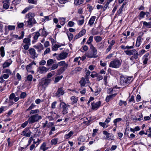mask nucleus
<instances>
[{
	"label": "nucleus",
	"instance_id": "obj_1",
	"mask_svg": "<svg viewBox=\"0 0 151 151\" xmlns=\"http://www.w3.org/2000/svg\"><path fill=\"white\" fill-rule=\"evenodd\" d=\"M35 16V14L34 13L29 12L27 14L25 17L27 20L24 21L25 25L27 26H30L32 27L34 24H36L37 22L34 18Z\"/></svg>",
	"mask_w": 151,
	"mask_h": 151
},
{
	"label": "nucleus",
	"instance_id": "obj_2",
	"mask_svg": "<svg viewBox=\"0 0 151 151\" xmlns=\"http://www.w3.org/2000/svg\"><path fill=\"white\" fill-rule=\"evenodd\" d=\"M90 51L86 52L85 55L86 57L89 58H96L98 57L97 51L96 49L93 46L91 45L90 47Z\"/></svg>",
	"mask_w": 151,
	"mask_h": 151
},
{
	"label": "nucleus",
	"instance_id": "obj_3",
	"mask_svg": "<svg viewBox=\"0 0 151 151\" xmlns=\"http://www.w3.org/2000/svg\"><path fill=\"white\" fill-rule=\"evenodd\" d=\"M122 61L118 59H114L111 61L109 64L110 67L115 68H119L121 66Z\"/></svg>",
	"mask_w": 151,
	"mask_h": 151
},
{
	"label": "nucleus",
	"instance_id": "obj_4",
	"mask_svg": "<svg viewBox=\"0 0 151 151\" xmlns=\"http://www.w3.org/2000/svg\"><path fill=\"white\" fill-rule=\"evenodd\" d=\"M42 118L41 116L39 115L38 114H36L29 117L28 119V121L29 124H32L38 122Z\"/></svg>",
	"mask_w": 151,
	"mask_h": 151
},
{
	"label": "nucleus",
	"instance_id": "obj_5",
	"mask_svg": "<svg viewBox=\"0 0 151 151\" xmlns=\"http://www.w3.org/2000/svg\"><path fill=\"white\" fill-rule=\"evenodd\" d=\"M30 39L29 38H25L23 39L22 46L25 50H27L31 45Z\"/></svg>",
	"mask_w": 151,
	"mask_h": 151
},
{
	"label": "nucleus",
	"instance_id": "obj_6",
	"mask_svg": "<svg viewBox=\"0 0 151 151\" xmlns=\"http://www.w3.org/2000/svg\"><path fill=\"white\" fill-rule=\"evenodd\" d=\"M132 78V77H122L120 78V81L122 84H128L131 82Z\"/></svg>",
	"mask_w": 151,
	"mask_h": 151
},
{
	"label": "nucleus",
	"instance_id": "obj_7",
	"mask_svg": "<svg viewBox=\"0 0 151 151\" xmlns=\"http://www.w3.org/2000/svg\"><path fill=\"white\" fill-rule=\"evenodd\" d=\"M103 134L105 135L104 139L111 140H113L114 135L112 134L108 133L106 131H103Z\"/></svg>",
	"mask_w": 151,
	"mask_h": 151
},
{
	"label": "nucleus",
	"instance_id": "obj_8",
	"mask_svg": "<svg viewBox=\"0 0 151 151\" xmlns=\"http://www.w3.org/2000/svg\"><path fill=\"white\" fill-rule=\"evenodd\" d=\"M128 116L126 115L125 116V117H122V118H119L115 119L113 121L114 125L116 127H117V123L118 122H120L121 121L124 122L125 121H128Z\"/></svg>",
	"mask_w": 151,
	"mask_h": 151
},
{
	"label": "nucleus",
	"instance_id": "obj_9",
	"mask_svg": "<svg viewBox=\"0 0 151 151\" xmlns=\"http://www.w3.org/2000/svg\"><path fill=\"white\" fill-rule=\"evenodd\" d=\"M126 55L130 56L131 55H135L138 54V52L134 49L132 50H126L124 51Z\"/></svg>",
	"mask_w": 151,
	"mask_h": 151
},
{
	"label": "nucleus",
	"instance_id": "obj_10",
	"mask_svg": "<svg viewBox=\"0 0 151 151\" xmlns=\"http://www.w3.org/2000/svg\"><path fill=\"white\" fill-rule=\"evenodd\" d=\"M28 51L32 59H35L37 57L38 55L36 53L35 50L34 48H30L29 50Z\"/></svg>",
	"mask_w": 151,
	"mask_h": 151
},
{
	"label": "nucleus",
	"instance_id": "obj_11",
	"mask_svg": "<svg viewBox=\"0 0 151 151\" xmlns=\"http://www.w3.org/2000/svg\"><path fill=\"white\" fill-rule=\"evenodd\" d=\"M101 104V102L100 101L92 103H91L92 108L94 110H97L100 106Z\"/></svg>",
	"mask_w": 151,
	"mask_h": 151
},
{
	"label": "nucleus",
	"instance_id": "obj_12",
	"mask_svg": "<svg viewBox=\"0 0 151 151\" xmlns=\"http://www.w3.org/2000/svg\"><path fill=\"white\" fill-rule=\"evenodd\" d=\"M38 32L40 33V35L44 38H45L48 34V32L44 27L42 29H40Z\"/></svg>",
	"mask_w": 151,
	"mask_h": 151
},
{
	"label": "nucleus",
	"instance_id": "obj_13",
	"mask_svg": "<svg viewBox=\"0 0 151 151\" xmlns=\"http://www.w3.org/2000/svg\"><path fill=\"white\" fill-rule=\"evenodd\" d=\"M31 132L29 130V129L26 128L24 129V130L22 132L21 135L25 136L26 137H29L30 136Z\"/></svg>",
	"mask_w": 151,
	"mask_h": 151
},
{
	"label": "nucleus",
	"instance_id": "obj_14",
	"mask_svg": "<svg viewBox=\"0 0 151 151\" xmlns=\"http://www.w3.org/2000/svg\"><path fill=\"white\" fill-rule=\"evenodd\" d=\"M38 89L42 88H45L47 86L44 79H42L41 81L39 82V83L37 85Z\"/></svg>",
	"mask_w": 151,
	"mask_h": 151
},
{
	"label": "nucleus",
	"instance_id": "obj_15",
	"mask_svg": "<svg viewBox=\"0 0 151 151\" xmlns=\"http://www.w3.org/2000/svg\"><path fill=\"white\" fill-rule=\"evenodd\" d=\"M89 83V79L88 78H82L80 81V83L81 86H84L86 83Z\"/></svg>",
	"mask_w": 151,
	"mask_h": 151
},
{
	"label": "nucleus",
	"instance_id": "obj_16",
	"mask_svg": "<svg viewBox=\"0 0 151 151\" xmlns=\"http://www.w3.org/2000/svg\"><path fill=\"white\" fill-rule=\"evenodd\" d=\"M33 34L34 35L33 37L34 40L32 41V44H34L36 42L39 37L40 36V33L38 31L34 33H33Z\"/></svg>",
	"mask_w": 151,
	"mask_h": 151
},
{
	"label": "nucleus",
	"instance_id": "obj_17",
	"mask_svg": "<svg viewBox=\"0 0 151 151\" xmlns=\"http://www.w3.org/2000/svg\"><path fill=\"white\" fill-rule=\"evenodd\" d=\"M68 53L66 52H62L58 55V58H57V60H60L65 59L67 57Z\"/></svg>",
	"mask_w": 151,
	"mask_h": 151
},
{
	"label": "nucleus",
	"instance_id": "obj_18",
	"mask_svg": "<svg viewBox=\"0 0 151 151\" xmlns=\"http://www.w3.org/2000/svg\"><path fill=\"white\" fill-rule=\"evenodd\" d=\"M65 93L63 87H60L58 89V91L55 93V96L59 97L60 95H63Z\"/></svg>",
	"mask_w": 151,
	"mask_h": 151
},
{
	"label": "nucleus",
	"instance_id": "obj_19",
	"mask_svg": "<svg viewBox=\"0 0 151 151\" xmlns=\"http://www.w3.org/2000/svg\"><path fill=\"white\" fill-rule=\"evenodd\" d=\"M60 106H61L63 109V111L65 113H67L68 106H69V105H66L64 102H62L60 104Z\"/></svg>",
	"mask_w": 151,
	"mask_h": 151
},
{
	"label": "nucleus",
	"instance_id": "obj_20",
	"mask_svg": "<svg viewBox=\"0 0 151 151\" xmlns=\"http://www.w3.org/2000/svg\"><path fill=\"white\" fill-rule=\"evenodd\" d=\"M48 70L47 68L43 66H40L38 68V72L40 73H43L46 72Z\"/></svg>",
	"mask_w": 151,
	"mask_h": 151
},
{
	"label": "nucleus",
	"instance_id": "obj_21",
	"mask_svg": "<svg viewBox=\"0 0 151 151\" xmlns=\"http://www.w3.org/2000/svg\"><path fill=\"white\" fill-rule=\"evenodd\" d=\"M3 8L8 9L9 8L10 5L9 1V0L4 1H3Z\"/></svg>",
	"mask_w": 151,
	"mask_h": 151
},
{
	"label": "nucleus",
	"instance_id": "obj_22",
	"mask_svg": "<svg viewBox=\"0 0 151 151\" xmlns=\"http://www.w3.org/2000/svg\"><path fill=\"white\" fill-rule=\"evenodd\" d=\"M86 32V30L84 29H83L75 37V39H77L83 35Z\"/></svg>",
	"mask_w": 151,
	"mask_h": 151
},
{
	"label": "nucleus",
	"instance_id": "obj_23",
	"mask_svg": "<svg viewBox=\"0 0 151 151\" xmlns=\"http://www.w3.org/2000/svg\"><path fill=\"white\" fill-rule=\"evenodd\" d=\"M58 64V65L60 66H62L61 68H67L68 65V64L66 63L64 61H62L59 62Z\"/></svg>",
	"mask_w": 151,
	"mask_h": 151
},
{
	"label": "nucleus",
	"instance_id": "obj_24",
	"mask_svg": "<svg viewBox=\"0 0 151 151\" xmlns=\"http://www.w3.org/2000/svg\"><path fill=\"white\" fill-rule=\"evenodd\" d=\"M24 36V32L23 31H22L21 32V35L19 37L18 36V35H13V37L16 40H21L23 38Z\"/></svg>",
	"mask_w": 151,
	"mask_h": 151
},
{
	"label": "nucleus",
	"instance_id": "obj_25",
	"mask_svg": "<svg viewBox=\"0 0 151 151\" xmlns=\"http://www.w3.org/2000/svg\"><path fill=\"white\" fill-rule=\"evenodd\" d=\"M96 18V17L95 16H92L88 22V24L91 26H92L93 24L95 19Z\"/></svg>",
	"mask_w": 151,
	"mask_h": 151
},
{
	"label": "nucleus",
	"instance_id": "obj_26",
	"mask_svg": "<svg viewBox=\"0 0 151 151\" xmlns=\"http://www.w3.org/2000/svg\"><path fill=\"white\" fill-rule=\"evenodd\" d=\"M116 95V93H114L107 96L106 99V102H109L110 100L113 99V98Z\"/></svg>",
	"mask_w": 151,
	"mask_h": 151
},
{
	"label": "nucleus",
	"instance_id": "obj_27",
	"mask_svg": "<svg viewBox=\"0 0 151 151\" xmlns=\"http://www.w3.org/2000/svg\"><path fill=\"white\" fill-rule=\"evenodd\" d=\"M93 36H90L89 37L87 41L86 42V44L90 45V47L91 45H93L91 43L93 41Z\"/></svg>",
	"mask_w": 151,
	"mask_h": 151
},
{
	"label": "nucleus",
	"instance_id": "obj_28",
	"mask_svg": "<svg viewBox=\"0 0 151 151\" xmlns=\"http://www.w3.org/2000/svg\"><path fill=\"white\" fill-rule=\"evenodd\" d=\"M149 55V54L148 53L146 54L143 57V58L144 59L143 63L144 64H146L147 63L148 60V57Z\"/></svg>",
	"mask_w": 151,
	"mask_h": 151
},
{
	"label": "nucleus",
	"instance_id": "obj_29",
	"mask_svg": "<svg viewBox=\"0 0 151 151\" xmlns=\"http://www.w3.org/2000/svg\"><path fill=\"white\" fill-rule=\"evenodd\" d=\"M141 37L140 36H138L137 39V41L136 44V46L138 47L141 44Z\"/></svg>",
	"mask_w": 151,
	"mask_h": 151
},
{
	"label": "nucleus",
	"instance_id": "obj_30",
	"mask_svg": "<svg viewBox=\"0 0 151 151\" xmlns=\"http://www.w3.org/2000/svg\"><path fill=\"white\" fill-rule=\"evenodd\" d=\"M67 68H60L57 71V75H60L63 73Z\"/></svg>",
	"mask_w": 151,
	"mask_h": 151
},
{
	"label": "nucleus",
	"instance_id": "obj_31",
	"mask_svg": "<svg viewBox=\"0 0 151 151\" xmlns=\"http://www.w3.org/2000/svg\"><path fill=\"white\" fill-rule=\"evenodd\" d=\"M40 149L43 150V151H45L48 149V147H46V143L45 142H43L41 145Z\"/></svg>",
	"mask_w": 151,
	"mask_h": 151
},
{
	"label": "nucleus",
	"instance_id": "obj_32",
	"mask_svg": "<svg viewBox=\"0 0 151 151\" xmlns=\"http://www.w3.org/2000/svg\"><path fill=\"white\" fill-rule=\"evenodd\" d=\"M70 99L71 101H72V104H75L76 103L77 101L78 100V99L77 97H76L75 96H73L71 97L70 98Z\"/></svg>",
	"mask_w": 151,
	"mask_h": 151
},
{
	"label": "nucleus",
	"instance_id": "obj_33",
	"mask_svg": "<svg viewBox=\"0 0 151 151\" xmlns=\"http://www.w3.org/2000/svg\"><path fill=\"white\" fill-rule=\"evenodd\" d=\"M73 132L71 131L68 134H65L64 136V138L67 139L70 138L73 134Z\"/></svg>",
	"mask_w": 151,
	"mask_h": 151
},
{
	"label": "nucleus",
	"instance_id": "obj_34",
	"mask_svg": "<svg viewBox=\"0 0 151 151\" xmlns=\"http://www.w3.org/2000/svg\"><path fill=\"white\" fill-rule=\"evenodd\" d=\"M54 63V61L53 59H49L47 61V66H49L53 64Z\"/></svg>",
	"mask_w": 151,
	"mask_h": 151
},
{
	"label": "nucleus",
	"instance_id": "obj_35",
	"mask_svg": "<svg viewBox=\"0 0 151 151\" xmlns=\"http://www.w3.org/2000/svg\"><path fill=\"white\" fill-rule=\"evenodd\" d=\"M0 55L2 57H3L5 55V51L4 47L2 46L0 48Z\"/></svg>",
	"mask_w": 151,
	"mask_h": 151
},
{
	"label": "nucleus",
	"instance_id": "obj_36",
	"mask_svg": "<svg viewBox=\"0 0 151 151\" xmlns=\"http://www.w3.org/2000/svg\"><path fill=\"white\" fill-rule=\"evenodd\" d=\"M88 49V47L86 45H84L81 48L80 50L81 52H83L87 51Z\"/></svg>",
	"mask_w": 151,
	"mask_h": 151
},
{
	"label": "nucleus",
	"instance_id": "obj_37",
	"mask_svg": "<svg viewBox=\"0 0 151 151\" xmlns=\"http://www.w3.org/2000/svg\"><path fill=\"white\" fill-rule=\"evenodd\" d=\"M94 40L96 42H101L102 39L100 36H97L94 37Z\"/></svg>",
	"mask_w": 151,
	"mask_h": 151
},
{
	"label": "nucleus",
	"instance_id": "obj_38",
	"mask_svg": "<svg viewBox=\"0 0 151 151\" xmlns=\"http://www.w3.org/2000/svg\"><path fill=\"white\" fill-rule=\"evenodd\" d=\"M83 2V0H75L74 4L78 5L82 4Z\"/></svg>",
	"mask_w": 151,
	"mask_h": 151
},
{
	"label": "nucleus",
	"instance_id": "obj_39",
	"mask_svg": "<svg viewBox=\"0 0 151 151\" xmlns=\"http://www.w3.org/2000/svg\"><path fill=\"white\" fill-rule=\"evenodd\" d=\"M36 47V49H37L38 52H40L43 49V46L41 44H40V45L37 46Z\"/></svg>",
	"mask_w": 151,
	"mask_h": 151
},
{
	"label": "nucleus",
	"instance_id": "obj_40",
	"mask_svg": "<svg viewBox=\"0 0 151 151\" xmlns=\"http://www.w3.org/2000/svg\"><path fill=\"white\" fill-rule=\"evenodd\" d=\"M66 19L65 18L62 17L60 18V24L62 25H63L65 23V20Z\"/></svg>",
	"mask_w": 151,
	"mask_h": 151
},
{
	"label": "nucleus",
	"instance_id": "obj_41",
	"mask_svg": "<svg viewBox=\"0 0 151 151\" xmlns=\"http://www.w3.org/2000/svg\"><path fill=\"white\" fill-rule=\"evenodd\" d=\"M139 55V54H138L132 56L130 58V60L134 62V59H138ZM134 63H135V62H134Z\"/></svg>",
	"mask_w": 151,
	"mask_h": 151
},
{
	"label": "nucleus",
	"instance_id": "obj_42",
	"mask_svg": "<svg viewBox=\"0 0 151 151\" xmlns=\"http://www.w3.org/2000/svg\"><path fill=\"white\" fill-rule=\"evenodd\" d=\"M146 14V13L144 12H141L139 14V19L140 20L142 18H144V16Z\"/></svg>",
	"mask_w": 151,
	"mask_h": 151
},
{
	"label": "nucleus",
	"instance_id": "obj_43",
	"mask_svg": "<svg viewBox=\"0 0 151 151\" xmlns=\"http://www.w3.org/2000/svg\"><path fill=\"white\" fill-rule=\"evenodd\" d=\"M60 46L58 44H55L53 47H52V50L53 51H56L58 48L60 47Z\"/></svg>",
	"mask_w": 151,
	"mask_h": 151
},
{
	"label": "nucleus",
	"instance_id": "obj_44",
	"mask_svg": "<svg viewBox=\"0 0 151 151\" xmlns=\"http://www.w3.org/2000/svg\"><path fill=\"white\" fill-rule=\"evenodd\" d=\"M101 89L100 88H97L94 92V95L95 96H97L101 92Z\"/></svg>",
	"mask_w": 151,
	"mask_h": 151
},
{
	"label": "nucleus",
	"instance_id": "obj_45",
	"mask_svg": "<svg viewBox=\"0 0 151 151\" xmlns=\"http://www.w3.org/2000/svg\"><path fill=\"white\" fill-rule=\"evenodd\" d=\"M97 46L99 49H101L104 48V42H101L97 44Z\"/></svg>",
	"mask_w": 151,
	"mask_h": 151
},
{
	"label": "nucleus",
	"instance_id": "obj_46",
	"mask_svg": "<svg viewBox=\"0 0 151 151\" xmlns=\"http://www.w3.org/2000/svg\"><path fill=\"white\" fill-rule=\"evenodd\" d=\"M82 17L83 19L81 20H79L77 21V24L79 26L82 25L84 23V20L83 17Z\"/></svg>",
	"mask_w": 151,
	"mask_h": 151
},
{
	"label": "nucleus",
	"instance_id": "obj_47",
	"mask_svg": "<svg viewBox=\"0 0 151 151\" xmlns=\"http://www.w3.org/2000/svg\"><path fill=\"white\" fill-rule=\"evenodd\" d=\"M109 77V75L106 74V75L104 76V84L106 85L107 83V80L108 78Z\"/></svg>",
	"mask_w": 151,
	"mask_h": 151
},
{
	"label": "nucleus",
	"instance_id": "obj_48",
	"mask_svg": "<svg viewBox=\"0 0 151 151\" xmlns=\"http://www.w3.org/2000/svg\"><path fill=\"white\" fill-rule=\"evenodd\" d=\"M63 77V76H57L55 78L54 82L55 83H57Z\"/></svg>",
	"mask_w": 151,
	"mask_h": 151
},
{
	"label": "nucleus",
	"instance_id": "obj_49",
	"mask_svg": "<svg viewBox=\"0 0 151 151\" xmlns=\"http://www.w3.org/2000/svg\"><path fill=\"white\" fill-rule=\"evenodd\" d=\"M58 64L57 63H54L52 67L50 68L51 70H55L57 68H58Z\"/></svg>",
	"mask_w": 151,
	"mask_h": 151
},
{
	"label": "nucleus",
	"instance_id": "obj_50",
	"mask_svg": "<svg viewBox=\"0 0 151 151\" xmlns=\"http://www.w3.org/2000/svg\"><path fill=\"white\" fill-rule=\"evenodd\" d=\"M150 23V22H147L145 21H144L143 23V25L149 28H150L151 27Z\"/></svg>",
	"mask_w": 151,
	"mask_h": 151
},
{
	"label": "nucleus",
	"instance_id": "obj_51",
	"mask_svg": "<svg viewBox=\"0 0 151 151\" xmlns=\"http://www.w3.org/2000/svg\"><path fill=\"white\" fill-rule=\"evenodd\" d=\"M67 35L69 40L70 41L71 40L73 37V35L71 33L69 32L67 33Z\"/></svg>",
	"mask_w": 151,
	"mask_h": 151
},
{
	"label": "nucleus",
	"instance_id": "obj_52",
	"mask_svg": "<svg viewBox=\"0 0 151 151\" xmlns=\"http://www.w3.org/2000/svg\"><path fill=\"white\" fill-rule=\"evenodd\" d=\"M58 139H52L51 141V144L52 145H55L58 142Z\"/></svg>",
	"mask_w": 151,
	"mask_h": 151
},
{
	"label": "nucleus",
	"instance_id": "obj_53",
	"mask_svg": "<svg viewBox=\"0 0 151 151\" xmlns=\"http://www.w3.org/2000/svg\"><path fill=\"white\" fill-rule=\"evenodd\" d=\"M78 140L81 142H83L85 141V139L84 137L81 136L78 138Z\"/></svg>",
	"mask_w": 151,
	"mask_h": 151
},
{
	"label": "nucleus",
	"instance_id": "obj_54",
	"mask_svg": "<svg viewBox=\"0 0 151 151\" xmlns=\"http://www.w3.org/2000/svg\"><path fill=\"white\" fill-rule=\"evenodd\" d=\"M26 93L25 92H22L20 94V98L21 99H24L27 96Z\"/></svg>",
	"mask_w": 151,
	"mask_h": 151
},
{
	"label": "nucleus",
	"instance_id": "obj_55",
	"mask_svg": "<svg viewBox=\"0 0 151 151\" xmlns=\"http://www.w3.org/2000/svg\"><path fill=\"white\" fill-rule=\"evenodd\" d=\"M11 64V63L6 62L4 63L3 65V68H5L9 67Z\"/></svg>",
	"mask_w": 151,
	"mask_h": 151
},
{
	"label": "nucleus",
	"instance_id": "obj_56",
	"mask_svg": "<svg viewBox=\"0 0 151 151\" xmlns=\"http://www.w3.org/2000/svg\"><path fill=\"white\" fill-rule=\"evenodd\" d=\"M45 81V84L47 86L48 84L50 83V82L51 81V80L49 78H46L44 79Z\"/></svg>",
	"mask_w": 151,
	"mask_h": 151
},
{
	"label": "nucleus",
	"instance_id": "obj_57",
	"mask_svg": "<svg viewBox=\"0 0 151 151\" xmlns=\"http://www.w3.org/2000/svg\"><path fill=\"white\" fill-rule=\"evenodd\" d=\"M28 2L29 4H37V1L34 0H28Z\"/></svg>",
	"mask_w": 151,
	"mask_h": 151
},
{
	"label": "nucleus",
	"instance_id": "obj_58",
	"mask_svg": "<svg viewBox=\"0 0 151 151\" xmlns=\"http://www.w3.org/2000/svg\"><path fill=\"white\" fill-rule=\"evenodd\" d=\"M8 28L9 30H14L15 29V26L13 25H9Z\"/></svg>",
	"mask_w": 151,
	"mask_h": 151
},
{
	"label": "nucleus",
	"instance_id": "obj_59",
	"mask_svg": "<svg viewBox=\"0 0 151 151\" xmlns=\"http://www.w3.org/2000/svg\"><path fill=\"white\" fill-rule=\"evenodd\" d=\"M33 77L31 75H29L27 77V79L28 81H31Z\"/></svg>",
	"mask_w": 151,
	"mask_h": 151
},
{
	"label": "nucleus",
	"instance_id": "obj_60",
	"mask_svg": "<svg viewBox=\"0 0 151 151\" xmlns=\"http://www.w3.org/2000/svg\"><path fill=\"white\" fill-rule=\"evenodd\" d=\"M59 2L61 4H64L67 2L68 0H58Z\"/></svg>",
	"mask_w": 151,
	"mask_h": 151
},
{
	"label": "nucleus",
	"instance_id": "obj_61",
	"mask_svg": "<svg viewBox=\"0 0 151 151\" xmlns=\"http://www.w3.org/2000/svg\"><path fill=\"white\" fill-rule=\"evenodd\" d=\"M57 104V101H54L52 102L51 104V108L53 109L55 108Z\"/></svg>",
	"mask_w": 151,
	"mask_h": 151
},
{
	"label": "nucleus",
	"instance_id": "obj_62",
	"mask_svg": "<svg viewBox=\"0 0 151 151\" xmlns=\"http://www.w3.org/2000/svg\"><path fill=\"white\" fill-rule=\"evenodd\" d=\"M74 23L72 21H70L68 22V25L70 27H73L74 25Z\"/></svg>",
	"mask_w": 151,
	"mask_h": 151
},
{
	"label": "nucleus",
	"instance_id": "obj_63",
	"mask_svg": "<svg viewBox=\"0 0 151 151\" xmlns=\"http://www.w3.org/2000/svg\"><path fill=\"white\" fill-rule=\"evenodd\" d=\"M29 121H25L24 123H23L21 124V127L23 128H24L27 125Z\"/></svg>",
	"mask_w": 151,
	"mask_h": 151
},
{
	"label": "nucleus",
	"instance_id": "obj_64",
	"mask_svg": "<svg viewBox=\"0 0 151 151\" xmlns=\"http://www.w3.org/2000/svg\"><path fill=\"white\" fill-rule=\"evenodd\" d=\"M123 10V9H121V8H120L119 9L117 10L116 14L118 15H119L120 14L122 13Z\"/></svg>",
	"mask_w": 151,
	"mask_h": 151
}]
</instances>
